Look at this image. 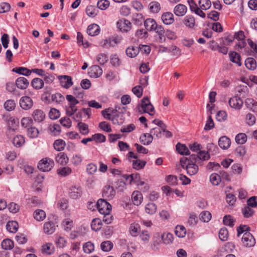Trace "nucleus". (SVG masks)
<instances>
[{
  "label": "nucleus",
  "instance_id": "f257e3e1",
  "mask_svg": "<svg viewBox=\"0 0 257 257\" xmlns=\"http://www.w3.org/2000/svg\"><path fill=\"white\" fill-rule=\"evenodd\" d=\"M180 163L181 167L186 170L189 175H194L198 171V165L190 158V156L189 159L185 157L181 158Z\"/></svg>",
  "mask_w": 257,
  "mask_h": 257
},
{
  "label": "nucleus",
  "instance_id": "f03ea898",
  "mask_svg": "<svg viewBox=\"0 0 257 257\" xmlns=\"http://www.w3.org/2000/svg\"><path fill=\"white\" fill-rule=\"evenodd\" d=\"M3 119L7 122L8 125L7 136L10 138L15 134L16 130L15 119L11 116L9 113L5 114L3 115Z\"/></svg>",
  "mask_w": 257,
  "mask_h": 257
},
{
  "label": "nucleus",
  "instance_id": "7ed1b4c3",
  "mask_svg": "<svg viewBox=\"0 0 257 257\" xmlns=\"http://www.w3.org/2000/svg\"><path fill=\"white\" fill-rule=\"evenodd\" d=\"M54 166V162L53 160L49 158H45L40 161L38 168L43 172H48L52 169Z\"/></svg>",
  "mask_w": 257,
  "mask_h": 257
},
{
  "label": "nucleus",
  "instance_id": "20e7f679",
  "mask_svg": "<svg viewBox=\"0 0 257 257\" xmlns=\"http://www.w3.org/2000/svg\"><path fill=\"white\" fill-rule=\"evenodd\" d=\"M190 158L194 160L195 163L199 165H203V162L208 160L210 158V156L208 152L205 151H200L197 155H191Z\"/></svg>",
  "mask_w": 257,
  "mask_h": 257
},
{
  "label": "nucleus",
  "instance_id": "39448f33",
  "mask_svg": "<svg viewBox=\"0 0 257 257\" xmlns=\"http://www.w3.org/2000/svg\"><path fill=\"white\" fill-rule=\"evenodd\" d=\"M97 208L100 213H110L111 205L105 199H100L96 203Z\"/></svg>",
  "mask_w": 257,
  "mask_h": 257
},
{
  "label": "nucleus",
  "instance_id": "423d86ee",
  "mask_svg": "<svg viewBox=\"0 0 257 257\" xmlns=\"http://www.w3.org/2000/svg\"><path fill=\"white\" fill-rule=\"evenodd\" d=\"M116 26L122 32H127L132 28V23L124 18L119 19L116 22Z\"/></svg>",
  "mask_w": 257,
  "mask_h": 257
},
{
  "label": "nucleus",
  "instance_id": "0eeeda50",
  "mask_svg": "<svg viewBox=\"0 0 257 257\" xmlns=\"http://www.w3.org/2000/svg\"><path fill=\"white\" fill-rule=\"evenodd\" d=\"M243 245L247 247L253 246L255 244V240L250 232H245L241 238Z\"/></svg>",
  "mask_w": 257,
  "mask_h": 257
},
{
  "label": "nucleus",
  "instance_id": "6e6552de",
  "mask_svg": "<svg viewBox=\"0 0 257 257\" xmlns=\"http://www.w3.org/2000/svg\"><path fill=\"white\" fill-rule=\"evenodd\" d=\"M183 24L190 29H194L197 27L195 18L190 15L185 16L182 20Z\"/></svg>",
  "mask_w": 257,
  "mask_h": 257
},
{
  "label": "nucleus",
  "instance_id": "1a4fd4ad",
  "mask_svg": "<svg viewBox=\"0 0 257 257\" xmlns=\"http://www.w3.org/2000/svg\"><path fill=\"white\" fill-rule=\"evenodd\" d=\"M228 103L230 106L234 108L235 110L240 109L242 106L243 103L242 99L237 96L230 98Z\"/></svg>",
  "mask_w": 257,
  "mask_h": 257
},
{
  "label": "nucleus",
  "instance_id": "9d476101",
  "mask_svg": "<svg viewBox=\"0 0 257 257\" xmlns=\"http://www.w3.org/2000/svg\"><path fill=\"white\" fill-rule=\"evenodd\" d=\"M141 107L143 112H151L154 110V107L150 102L148 97H145L142 100Z\"/></svg>",
  "mask_w": 257,
  "mask_h": 257
},
{
  "label": "nucleus",
  "instance_id": "9b49d317",
  "mask_svg": "<svg viewBox=\"0 0 257 257\" xmlns=\"http://www.w3.org/2000/svg\"><path fill=\"white\" fill-rule=\"evenodd\" d=\"M115 195V191L112 186H105L102 191V196L106 199H112Z\"/></svg>",
  "mask_w": 257,
  "mask_h": 257
},
{
  "label": "nucleus",
  "instance_id": "f8f14e48",
  "mask_svg": "<svg viewBox=\"0 0 257 257\" xmlns=\"http://www.w3.org/2000/svg\"><path fill=\"white\" fill-rule=\"evenodd\" d=\"M58 79L61 86L64 88H69L73 84L72 78L70 76L67 75L59 76Z\"/></svg>",
  "mask_w": 257,
  "mask_h": 257
},
{
  "label": "nucleus",
  "instance_id": "ddd939ff",
  "mask_svg": "<svg viewBox=\"0 0 257 257\" xmlns=\"http://www.w3.org/2000/svg\"><path fill=\"white\" fill-rule=\"evenodd\" d=\"M82 193V189L80 186H72L69 189V196L73 199L80 197Z\"/></svg>",
  "mask_w": 257,
  "mask_h": 257
},
{
  "label": "nucleus",
  "instance_id": "4468645a",
  "mask_svg": "<svg viewBox=\"0 0 257 257\" xmlns=\"http://www.w3.org/2000/svg\"><path fill=\"white\" fill-rule=\"evenodd\" d=\"M126 106L122 103L116 104L114 108H108L101 111V112H124L126 111Z\"/></svg>",
  "mask_w": 257,
  "mask_h": 257
},
{
  "label": "nucleus",
  "instance_id": "2eb2a0df",
  "mask_svg": "<svg viewBox=\"0 0 257 257\" xmlns=\"http://www.w3.org/2000/svg\"><path fill=\"white\" fill-rule=\"evenodd\" d=\"M20 105L23 109L28 110L33 106V101L30 97H23L20 100Z\"/></svg>",
  "mask_w": 257,
  "mask_h": 257
},
{
  "label": "nucleus",
  "instance_id": "dca6fc26",
  "mask_svg": "<svg viewBox=\"0 0 257 257\" xmlns=\"http://www.w3.org/2000/svg\"><path fill=\"white\" fill-rule=\"evenodd\" d=\"M89 74L91 77L97 78L102 74V70L98 65H93L89 68Z\"/></svg>",
  "mask_w": 257,
  "mask_h": 257
},
{
  "label": "nucleus",
  "instance_id": "f3484780",
  "mask_svg": "<svg viewBox=\"0 0 257 257\" xmlns=\"http://www.w3.org/2000/svg\"><path fill=\"white\" fill-rule=\"evenodd\" d=\"M187 11V8L186 6L183 4H178L174 8L173 12L177 16H184Z\"/></svg>",
  "mask_w": 257,
  "mask_h": 257
},
{
  "label": "nucleus",
  "instance_id": "a211bd4d",
  "mask_svg": "<svg viewBox=\"0 0 257 257\" xmlns=\"http://www.w3.org/2000/svg\"><path fill=\"white\" fill-rule=\"evenodd\" d=\"M216 95V92L215 91H211L209 94V99L210 103L208 104L206 106V108L208 111L211 112L212 111H215L214 109L215 105L214 104L215 101V97Z\"/></svg>",
  "mask_w": 257,
  "mask_h": 257
},
{
  "label": "nucleus",
  "instance_id": "6ab92c4d",
  "mask_svg": "<svg viewBox=\"0 0 257 257\" xmlns=\"http://www.w3.org/2000/svg\"><path fill=\"white\" fill-rule=\"evenodd\" d=\"M56 229V225L53 221L46 222L44 224L43 230L45 233L52 234Z\"/></svg>",
  "mask_w": 257,
  "mask_h": 257
},
{
  "label": "nucleus",
  "instance_id": "aec40b11",
  "mask_svg": "<svg viewBox=\"0 0 257 257\" xmlns=\"http://www.w3.org/2000/svg\"><path fill=\"white\" fill-rule=\"evenodd\" d=\"M69 116L73 117L77 122L86 121L90 117L89 113H69Z\"/></svg>",
  "mask_w": 257,
  "mask_h": 257
},
{
  "label": "nucleus",
  "instance_id": "412c9836",
  "mask_svg": "<svg viewBox=\"0 0 257 257\" xmlns=\"http://www.w3.org/2000/svg\"><path fill=\"white\" fill-rule=\"evenodd\" d=\"M66 98L69 103V104L71 108V111H72V112H75L77 111L76 105L79 103V101L72 95H67Z\"/></svg>",
  "mask_w": 257,
  "mask_h": 257
},
{
  "label": "nucleus",
  "instance_id": "4be33fe9",
  "mask_svg": "<svg viewBox=\"0 0 257 257\" xmlns=\"http://www.w3.org/2000/svg\"><path fill=\"white\" fill-rule=\"evenodd\" d=\"M231 144L230 140L226 136L220 137L218 140V145L222 149H228Z\"/></svg>",
  "mask_w": 257,
  "mask_h": 257
},
{
  "label": "nucleus",
  "instance_id": "5701e85b",
  "mask_svg": "<svg viewBox=\"0 0 257 257\" xmlns=\"http://www.w3.org/2000/svg\"><path fill=\"white\" fill-rule=\"evenodd\" d=\"M100 32L99 26L95 24L90 25L87 29V34L91 36L97 35Z\"/></svg>",
  "mask_w": 257,
  "mask_h": 257
},
{
  "label": "nucleus",
  "instance_id": "b1692460",
  "mask_svg": "<svg viewBox=\"0 0 257 257\" xmlns=\"http://www.w3.org/2000/svg\"><path fill=\"white\" fill-rule=\"evenodd\" d=\"M117 38H108L103 40L101 42V46L104 48H108L110 47H113L117 44Z\"/></svg>",
  "mask_w": 257,
  "mask_h": 257
},
{
  "label": "nucleus",
  "instance_id": "393cba45",
  "mask_svg": "<svg viewBox=\"0 0 257 257\" xmlns=\"http://www.w3.org/2000/svg\"><path fill=\"white\" fill-rule=\"evenodd\" d=\"M162 20L165 25H171L174 21V16L171 12H166L162 16Z\"/></svg>",
  "mask_w": 257,
  "mask_h": 257
},
{
  "label": "nucleus",
  "instance_id": "a878e982",
  "mask_svg": "<svg viewBox=\"0 0 257 257\" xmlns=\"http://www.w3.org/2000/svg\"><path fill=\"white\" fill-rule=\"evenodd\" d=\"M132 198L134 204L136 205H139L143 200V196L139 191H134L132 195Z\"/></svg>",
  "mask_w": 257,
  "mask_h": 257
},
{
  "label": "nucleus",
  "instance_id": "bb28decb",
  "mask_svg": "<svg viewBox=\"0 0 257 257\" xmlns=\"http://www.w3.org/2000/svg\"><path fill=\"white\" fill-rule=\"evenodd\" d=\"M230 60L234 63H236L238 66L241 65V58L240 55L235 52H230L229 53Z\"/></svg>",
  "mask_w": 257,
  "mask_h": 257
},
{
  "label": "nucleus",
  "instance_id": "cd10ccee",
  "mask_svg": "<svg viewBox=\"0 0 257 257\" xmlns=\"http://www.w3.org/2000/svg\"><path fill=\"white\" fill-rule=\"evenodd\" d=\"M238 92L237 96L239 97L245 98L248 93V88L246 85H239L236 88Z\"/></svg>",
  "mask_w": 257,
  "mask_h": 257
},
{
  "label": "nucleus",
  "instance_id": "c85d7f7f",
  "mask_svg": "<svg viewBox=\"0 0 257 257\" xmlns=\"http://www.w3.org/2000/svg\"><path fill=\"white\" fill-rule=\"evenodd\" d=\"M56 162L61 165L66 164L68 162L67 155L63 152L59 153L55 157Z\"/></svg>",
  "mask_w": 257,
  "mask_h": 257
},
{
  "label": "nucleus",
  "instance_id": "c756f323",
  "mask_svg": "<svg viewBox=\"0 0 257 257\" xmlns=\"http://www.w3.org/2000/svg\"><path fill=\"white\" fill-rule=\"evenodd\" d=\"M144 26L147 30L151 31L156 29L157 24L154 19H148L145 21Z\"/></svg>",
  "mask_w": 257,
  "mask_h": 257
},
{
  "label": "nucleus",
  "instance_id": "7c9ffc66",
  "mask_svg": "<svg viewBox=\"0 0 257 257\" xmlns=\"http://www.w3.org/2000/svg\"><path fill=\"white\" fill-rule=\"evenodd\" d=\"M246 107L251 111H257V102L252 98H247L245 101Z\"/></svg>",
  "mask_w": 257,
  "mask_h": 257
},
{
  "label": "nucleus",
  "instance_id": "2f4dec72",
  "mask_svg": "<svg viewBox=\"0 0 257 257\" xmlns=\"http://www.w3.org/2000/svg\"><path fill=\"white\" fill-rule=\"evenodd\" d=\"M153 137L150 134H143L140 138V142L144 145L150 144L153 141Z\"/></svg>",
  "mask_w": 257,
  "mask_h": 257
},
{
  "label": "nucleus",
  "instance_id": "473e14b6",
  "mask_svg": "<svg viewBox=\"0 0 257 257\" xmlns=\"http://www.w3.org/2000/svg\"><path fill=\"white\" fill-rule=\"evenodd\" d=\"M140 52V49L138 47L131 46L128 47L125 51L126 54L131 58H134L137 56Z\"/></svg>",
  "mask_w": 257,
  "mask_h": 257
},
{
  "label": "nucleus",
  "instance_id": "72a5a7b5",
  "mask_svg": "<svg viewBox=\"0 0 257 257\" xmlns=\"http://www.w3.org/2000/svg\"><path fill=\"white\" fill-rule=\"evenodd\" d=\"M176 150L179 154L182 155H188L190 154L188 148L184 144L178 143L176 146Z\"/></svg>",
  "mask_w": 257,
  "mask_h": 257
},
{
  "label": "nucleus",
  "instance_id": "f704fd0d",
  "mask_svg": "<svg viewBox=\"0 0 257 257\" xmlns=\"http://www.w3.org/2000/svg\"><path fill=\"white\" fill-rule=\"evenodd\" d=\"M245 65L248 70H254L256 68V62L253 58H247L245 60Z\"/></svg>",
  "mask_w": 257,
  "mask_h": 257
},
{
  "label": "nucleus",
  "instance_id": "c9c22d12",
  "mask_svg": "<svg viewBox=\"0 0 257 257\" xmlns=\"http://www.w3.org/2000/svg\"><path fill=\"white\" fill-rule=\"evenodd\" d=\"M29 85L28 80L24 77H20L17 78V88L21 89H25Z\"/></svg>",
  "mask_w": 257,
  "mask_h": 257
},
{
  "label": "nucleus",
  "instance_id": "e433bc0d",
  "mask_svg": "<svg viewBox=\"0 0 257 257\" xmlns=\"http://www.w3.org/2000/svg\"><path fill=\"white\" fill-rule=\"evenodd\" d=\"M1 246L3 249L5 250H11L14 247V241L9 238L5 239L1 243Z\"/></svg>",
  "mask_w": 257,
  "mask_h": 257
},
{
  "label": "nucleus",
  "instance_id": "4c0bfd02",
  "mask_svg": "<svg viewBox=\"0 0 257 257\" xmlns=\"http://www.w3.org/2000/svg\"><path fill=\"white\" fill-rule=\"evenodd\" d=\"M65 146V142L62 139H58L56 140L53 144L54 148L57 151H63Z\"/></svg>",
  "mask_w": 257,
  "mask_h": 257
},
{
  "label": "nucleus",
  "instance_id": "58836bf2",
  "mask_svg": "<svg viewBox=\"0 0 257 257\" xmlns=\"http://www.w3.org/2000/svg\"><path fill=\"white\" fill-rule=\"evenodd\" d=\"M57 174L61 177H66L69 176L72 172V169L69 167H61L57 169Z\"/></svg>",
  "mask_w": 257,
  "mask_h": 257
},
{
  "label": "nucleus",
  "instance_id": "ea45409f",
  "mask_svg": "<svg viewBox=\"0 0 257 257\" xmlns=\"http://www.w3.org/2000/svg\"><path fill=\"white\" fill-rule=\"evenodd\" d=\"M140 229V226L139 224L134 222L131 224L129 228V231L132 236H137L138 234V232Z\"/></svg>",
  "mask_w": 257,
  "mask_h": 257
},
{
  "label": "nucleus",
  "instance_id": "a19ab883",
  "mask_svg": "<svg viewBox=\"0 0 257 257\" xmlns=\"http://www.w3.org/2000/svg\"><path fill=\"white\" fill-rule=\"evenodd\" d=\"M34 217L37 221H43L46 218V213L43 210L37 209L34 212Z\"/></svg>",
  "mask_w": 257,
  "mask_h": 257
},
{
  "label": "nucleus",
  "instance_id": "79ce46f5",
  "mask_svg": "<svg viewBox=\"0 0 257 257\" xmlns=\"http://www.w3.org/2000/svg\"><path fill=\"white\" fill-rule=\"evenodd\" d=\"M102 226V221L99 218L93 219L91 223V228L95 231L100 230Z\"/></svg>",
  "mask_w": 257,
  "mask_h": 257
},
{
  "label": "nucleus",
  "instance_id": "37998d69",
  "mask_svg": "<svg viewBox=\"0 0 257 257\" xmlns=\"http://www.w3.org/2000/svg\"><path fill=\"white\" fill-rule=\"evenodd\" d=\"M124 120V117L123 113H115L113 115L112 117V122L113 124H122Z\"/></svg>",
  "mask_w": 257,
  "mask_h": 257
},
{
  "label": "nucleus",
  "instance_id": "c03bdc74",
  "mask_svg": "<svg viewBox=\"0 0 257 257\" xmlns=\"http://www.w3.org/2000/svg\"><path fill=\"white\" fill-rule=\"evenodd\" d=\"M33 87L36 89H41L44 86V81L39 78H35L33 79L31 82Z\"/></svg>",
  "mask_w": 257,
  "mask_h": 257
},
{
  "label": "nucleus",
  "instance_id": "a18cd8bd",
  "mask_svg": "<svg viewBox=\"0 0 257 257\" xmlns=\"http://www.w3.org/2000/svg\"><path fill=\"white\" fill-rule=\"evenodd\" d=\"M175 232L178 237L183 238L186 234V229L183 226L177 225L175 228Z\"/></svg>",
  "mask_w": 257,
  "mask_h": 257
},
{
  "label": "nucleus",
  "instance_id": "49530a36",
  "mask_svg": "<svg viewBox=\"0 0 257 257\" xmlns=\"http://www.w3.org/2000/svg\"><path fill=\"white\" fill-rule=\"evenodd\" d=\"M51 134L53 136H58L61 132V126L58 124H51L49 126Z\"/></svg>",
  "mask_w": 257,
  "mask_h": 257
},
{
  "label": "nucleus",
  "instance_id": "de8ad7c7",
  "mask_svg": "<svg viewBox=\"0 0 257 257\" xmlns=\"http://www.w3.org/2000/svg\"><path fill=\"white\" fill-rule=\"evenodd\" d=\"M235 140L237 144L243 145L247 141V136L244 133H239L235 136Z\"/></svg>",
  "mask_w": 257,
  "mask_h": 257
},
{
  "label": "nucleus",
  "instance_id": "09e8293b",
  "mask_svg": "<svg viewBox=\"0 0 257 257\" xmlns=\"http://www.w3.org/2000/svg\"><path fill=\"white\" fill-rule=\"evenodd\" d=\"M157 205L154 203H148L145 207L146 212L149 214H153L157 211Z\"/></svg>",
  "mask_w": 257,
  "mask_h": 257
},
{
  "label": "nucleus",
  "instance_id": "8fccbe9b",
  "mask_svg": "<svg viewBox=\"0 0 257 257\" xmlns=\"http://www.w3.org/2000/svg\"><path fill=\"white\" fill-rule=\"evenodd\" d=\"M132 21L137 25H141L144 21L143 15L139 13L134 14L132 18Z\"/></svg>",
  "mask_w": 257,
  "mask_h": 257
},
{
  "label": "nucleus",
  "instance_id": "3c124183",
  "mask_svg": "<svg viewBox=\"0 0 257 257\" xmlns=\"http://www.w3.org/2000/svg\"><path fill=\"white\" fill-rule=\"evenodd\" d=\"M242 213L245 218H249L253 215L254 211L253 209L251 208V207L245 206L242 209Z\"/></svg>",
  "mask_w": 257,
  "mask_h": 257
},
{
  "label": "nucleus",
  "instance_id": "603ef678",
  "mask_svg": "<svg viewBox=\"0 0 257 257\" xmlns=\"http://www.w3.org/2000/svg\"><path fill=\"white\" fill-rule=\"evenodd\" d=\"M97 62L100 65H103L108 60V56L106 54L100 53L96 56Z\"/></svg>",
  "mask_w": 257,
  "mask_h": 257
},
{
  "label": "nucleus",
  "instance_id": "864d4df0",
  "mask_svg": "<svg viewBox=\"0 0 257 257\" xmlns=\"http://www.w3.org/2000/svg\"><path fill=\"white\" fill-rule=\"evenodd\" d=\"M161 237L165 244H170L172 243L174 238L173 235L170 233H163Z\"/></svg>",
  "mask_w": 257,
  "mask_h": 257
},
{
  "label": "nucleus",
  "instance_id": "5fc2aeb1",
  "mask_svg": "<svg viewBox=\"0 0 257 257\" xmlns=\"http://www.w3.org/2000/svg\"><path fill=\"white\" fill-rule=\"evenodd\" d=\"M113 243L109 240L104 241L101 243V248L104 251H109L113 247Z\"/></svg>",
  "mask_w": 257,
  "mask_h": 257
},
{
  "label": "nucleus",
  "instance_id": "6e6d98bb",
  "mask_svg": "<svg viewBox=\"0 0 257 257\" xmlns=\"http://www.w3.org/2000/svg\"><path fill=\"white\" fill-rule=\"evenodd\" d=\"M146 164V162L137 159L133 162V167L136 170H140L143 169Z\"/></svg>",
  "mask_w": 257,
  "mask_h": 257
},
{
  "label": "nucleus",
  "instance_id": "4d7b16f0",
  "mask_svg": "<svg viewBox=\"0 0 257 257\" xmlns=\"http://www.w3.org/2000/svg\"><path fill=\"white\" fill-rule=\"evenodd\" d=\"M149 9L152 13H158L161 9L160 5L158 2H152L149 4Z\"/></svg>",
  "mask_w": 257,
  "mask_h": 257
},
{
  "label": "nucleus",
  "instance_id": "13d9d810",
  "mask_svg": "<svg viewBox=\"0 0 257 257\" xmlns=\"http://www.w3.org/2000/svg\"><path fill=\"white\" fill-rule=\"evenodd\" d=\"M77 126L79 128L80 132L84 135H87L89 133L88 125L82 122H78Z\"/></svg>",
  "mask_w": 257,
  "mask_h": 257
},
{
  "label": "nucleus",
  "instance_id": "bf43d9fd",
  "mask_svg": "<svg viewBox=\"0 0 257 257\" xmlns=\"http://www.w3.org/2000/svg\"><path fill=\"white\" fill-rule=\"evenodd\" d=\"M164 128L161 127H156L151 130L150 135L155 136L157 138H161L162 136Z\"/></svg>",
  "mask_w": 257,
  "mask_h": 257
},
{
  "label": "nucleus",
  "instance_id": "052dcab7",
  "mask_svg": "<svg viewBox=\"0 0 257 257\" xmlns=\"http://www.w3.org/2000/svg\"><path fill=\"white\" fill-rule=\"evenodd\" d=\"M219 237L222 241H226L228 237V232L227 229L225 228H222L219 231Z\"/></svg>",
  "mask_w": 257,
  "mask_h": 257
},
{
  "label": "nucleus",
  "instance_id": "680f3d73",
  "mask_svg": "<svg viewBox=\"0 0 257 257\" xmlns=\"http://www.w3.org/2000/svg\"><path fill=\"white\" fill-rule=\"evenodd\" d=\"M51 99L53 102L60 103L64 100L65 98L61 93H56L52 95Z\"/></svg>",
  "mask_w": 257,
  "mask_h": 257
},
{
  "label": "nucleus",
  "instance_id": "e2e57ef3",
  "mask_svg": "<svg viewBox=\"0 0 257 257\" xmlns=\"http://www.w3.org/2000/svg\"><path fill=\"white\" fill-rule=\"evenodd\" d=\"M42 252L46 254H50L53 252V248L52 244L50 243L44 244L42 246Z\"/></svg>",
  "mask_w": 257,
  "mask_h": 257
},
{
  "label": "nucleus",
  "instance_id": "0e129e2a",
  "mask_svg": "<svg viewBox=\"0 0 257 257\" xmlns=\"http://www.w3.org/2000/svg\"><path fill=\"white\" fill-rule=\"evenodd\" d=\"M199 5L200 9L204 10L209 9L211 6V2L210 0H200Z\"/></svg>",
  "mask_w": 257,
  "mask_h": 257
},
{
  "label": "nucleus",
  "instance_id": "69168bd1",
  "mask_svg": "<svg viewBox=\"0 0 257 257\" xmlns=\"http://www.w3.org/2000/svg\"><path fill=\"white\" fill-rule=\"evenodd\" d=\"M211 218V214L209 211H202L200 214V219L205 222H208Z\"/></svg>",
  "mask_w": 257,
  "mask_h": 257
},
{
  "label": "nucleus",
  "instance_id": "338daca9",
  "mask_svg": "<svg viewBox=\"0 0 257 257\" xmlns=\"http://www.w3.org/2000/svg\"><path fill=\"white\" fill-rule=\"evenodd\" d=\"M110 3L108 0H100L97 3V7L101 10L107 9Z\"/></svg>",
  "mask_w": 257,
  "mask_h": 257
},
{
  "label": "nucleus",
  "instance_id": "774afa93",
  "mask_svg": "<svg viewBox=\"0 0 257 257\" xmlns=\"http://www.w3.org/2000/svg\"><path fill=\"white\" fill-rule=\"evenodd\" d=\"M62 225L65 230L70 231L73 226V220L70 218H66L63 221Z\"/></svg>",
  "mask_w": 257,
  "mask_h": 257
}]
</instances>
